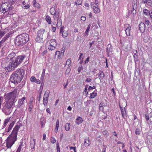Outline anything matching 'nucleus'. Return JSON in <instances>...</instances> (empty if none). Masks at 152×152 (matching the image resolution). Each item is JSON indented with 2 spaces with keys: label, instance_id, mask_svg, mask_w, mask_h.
Returning a JSON list of instances; mask_svg holds the SVG:
<instances>
[{
  "label": "nucleus",
  "instance_id": "1",
  "mask_svg": "<svg viewBox=\"0 0 152 152\" xmlns=\"http://www.w3.org/2000/svg\"><path fill=\"white\" fill-rule=\"evenodd\" d=\"M20 127V126L19 125H16L13 129L11 133L6 140V147L7 148H11L16 141L18 132Z\"/></svg>",
  "mask_w": 152,
  "mask_h": 152
},
{
  "label": "nucleus",
  "instance_id": "2",
  "mask_svg": "<svg viewBox=\"0 0 152 152\" xmlns=\"http://www.w3.org/2000/svg\"><path fill=\"white\" fill-rule=\"evenodd\" d=\"M25 72L23 69L17 70L11 75L10 80L12 83L17 85L20 83L23 79Z\"/></svg>",
  "mask_w": 152,
  "mask_h": 152
},
{
  "label": "nucleus",
  "instance_id": "3",
  "mask_svg": "<svg viewBox=\"0 0 152 152\" xmlns=\"http://www.w3.org/2000/svg\"><path fill=\"white\" fill-rule=\"evenodd\" d=\"M29 40L28 35L26 33H23L18 35L15 39L16 45L22 46L25 44Z\"/></svg>",
  "mask_w": 152,
  "mask_h": 152
},
{
  "label": "nucleus",
  "instance_id": "4",
  "mask_svg": "<svg viewBox=\"0 0 152 152\" xmlns=\"http://www.w3.org/2000/svg\"><path fill=\"white\" fill-rule=\"evenodd\" d=\"M6 100L3 104L2 111L5 114L9 115L12 111L13 104L15 102L11 99H7V100L6 99Z\"/></svg>",
  "mask_w": 152,
  "mask_h": 152
},
{
  "label": "nucleus",
  "instance_id": "5",
  "mask_svg": "<svg viewBox=\"0 0 152 152\" xmlns=\"http://www.w3.org/2000/svg\"><path fill=\"white\" fill-rule=\"evenodd\" d=\"M14 2L13 1H9L7 2L3 3L1 6L0 10L3 13L11 11L14 8Z\"/></svg>",
  "mask_w": 152,
  "mask_h": 152
},
{
  "label": "nucleus",
  "instance_id": "6",
  "mask_svg": "<svg viewBox=\"0 0 152 152\" xmlns=\"http://www.w3.org/2000/svg\"><path fill=\"white\" fill-rule=\"evenodd\" d=\"M37 36L36 38V40L38 42H42L43 38H45L47 37V33H45V30L44 29H41L37 32Z\"/></svg>",
  "mask_w": 152,
  "mask_h": 152
},
{
  "label": "nucleus",
  "instance_id": "7",
  "mask_svg": "<svg viewBox=\"0 0 152 152\" xmlns=\"http://www.w3.org/2000/svg\"><path fill=\"white\" fill-rule=\"evenodd\" d=\"M17 95L18 92L17 89L15 88L12 92L7 94V99H11L12 101H13L15 102H16L15 98Z\"/></svg>",
  "mask_w": 152,
  "mask_h": 152
},
{
  "label": "nucleus",
  "instance_id": "8",
  "mask_svg": "<svg viewBox=\"0 0 152 152\" xmlns=\"http://www.w3.org/2000/svg\"><path fill=\"white\" fill-rule=\"evenodd\" d=\"M26 56L24 55H21L18 56L16 58L15 61L12 60L13 61V65L15 66H17L19 65L20 63L22 62L24 58L26 57Z\"/></svg>",
  "mask_w": 152,
  "mask_h": 152
},
{
  "label": "nucleus",
  "instance_id": "9",
  "mask_svg": "<svg viewBox=\"0 0 152 152\" xmlns=\"http://www.w3.org/2000/svg\"><path fill=\"white\" fill-rule=\"evenodd\" d=\"M50 91L49 90H46L45 93L43 98V104L45 106L47 105L48 101V97L49 96Z\"/></svg>",
  "mask_w": 152,
  "mask_h": 152
},
{
  "label": "nucleus",
  "instance_id": "10",
  "mask_svg": "<svg viewBox=\"0 0 152 152\" xmlns=\"http://www.w3.org/2000/svg\"><path fill=\"white\" fill-rule=\"evenodd\" d=\"M25 97H23L21 99H19L18 102V104L17 105V107L18 108H22L23 107V105L25 103Z\"/></svg>",
  "mask_w": 152,
  "mask_h": 152
},
{
  "label": "nucleus",
  "instance_id": "11",
  "mask_svg": "<svg viewBox=\"0 0 152 152\" xmlns=\"http://www.w3.org/2000/svg\"><path fill=\"white\" fill-rule=\"evenodd\" d=\"M137 0H133L132 3V14L133 16L135 15L136 13V9L137 8Z\"/></svg>",
  "mask_w": 152,
  "mask_h": 152
},
{
  "label": "nucleus",
  "instance_id": "12",
  "mask_svg": "<svg viewBox=\"0 0 152 152\" xmlns=\"http://www.w3.org/2000/svg\"><path fill=\"white\" fill-rule=\"evenodd\" d=\"M13 61H11L10 62V64L7 66V67H5V70L7 72H10L12 70V68L16 67V66H15L13 65Z\"/></svg>",
  "mask_w": 152,
  "mask_h": 152
},
{
  "label": "nucleus",
  "instance_id": "13",
  "mask_svg": "<svg viewBox=\"0 0 152 152\" xmlns=\"http://www.w3.org/2000/svg\"><path fill=\"white\" fill-rule=\"evenodd\" d=\"M139 29L142 33L144 32L145 30V23H141L139 26Z\"/></svg>",
  "mask_w": 152,
  "mask_h": 152
},
{
  "label": "nucleus",
  "instance_id": "14",
  "mask_svg": "<svg viewBox=\"0 0 152 152\" xmlns=\"http://www.w3.org/2000/svg\"><path fill=\"white\" fill-rule=\"evenodd\" d=\"M27 1L24 0L22 4V7L25 9H27L29 7V4H28V2H27L28 1V0H27Z\"/></svg>",
  "mask_w": 152,
  "mask_h": 152
},
{
  "label": "nucleus",
  "instance_id": "15",
  "mask_svg": "<svg viewBox=\"0 0 152 152\" xmlns=\"http://www.w3.org/2000/svg\"><path fill=\"white\" fill-rule=\"evenodd\" d=\"M63 27H61L60 29V33H61L63 37H65L67 36L68 33L67 31H63Z\"/></svg>",
  "mask_w": 152,
  "mask_h": 152
},
{
  "label": "nucleus",
  "instance_id": "16",
  "mask_svg": "<svg viewBox=\"0 0 152 152\" xmlns=\"http://www.w3.org/2000/svg\"><path fill=\"white\" fill-rule=\"evenodd\" d=\"M106 52L107 53V55H109V53H112L113 50L112 48V45L111 44H109L107 45V47L106 48Z\"/></svg>",
  "mask_w": 152,
  "mask_h": 152
},
{
  "label": "nucleus",
  "instance_id": "17",
  "mask_svg": "<svg viewBox=\"0 0 152 152\" xmlns=\"http://www.w3.org/2000/svg\"><path fill=\"white\" fill-rule=\"evenodd\" d=\"M15 123L12 122L9 125L8 128H6L5 129V131L8 133L11 130L14 124Z\"/></svg>",
  "mask_w": 152,
  "mask_h": 152
},
{
  "label": "nucleus",
  "instance_id": "18",
  "mask_svg": "<svg viewBox=\"0 0 152 152\" xmlns=\"http://www.w3.org/2000/svg\"><path fill=\"white\" fill-rule=\"evenodd\" d=\"M97 4L98 3H96L94 7L93 8L94 12L96 14L99 13L100 12V10Z\"/></svg>",
  "mask_w": 152,
  "mask_h": 152
},
{
  "label": "nucleus",
  "instance_id": "19",
  "mask_svg": "<svg viewBox=\"0 0 152 152\" xmlns=\"http://www.w3.org/2000/svg\"><path fill=\"white\" fill-rule=\"evenodd\" d=\"M99 76L98 77L101 80L103 79L105 76V75L103 71H100L99 73H98Z\"/></svg>",
  "mask_w": 152,
  "mask_h": 152
},
{
  "label": "nucleus",
  "instance_id": "20",
  "mask_svg": "<svg viewBox=\"0 0 152 152\" xmlns=\"http://www.w3.org/2000/svg\"><path fill=\"white\" fill-rule=\"evenodd\" d=\"M90 142H89V138L88 137H86L84 140V145L85 146H88L90 144Z\"/></svg>",
  "mask_w": 152,
  "mask_h": 152
},
{
  "label": "nucleus",
  "instance_id": "21",
  "mask_svg": "<svg viewBox=\"0 0 152 152\" xmlns=\"http://www.w3.org/2000/svg\"><path fill=\"white\" fill-rule=\"evenodd\" d=\"M16 55V54L15 53H10L8 56L7 58L8 59L12 60L14 58Z\"/></svg>",
  "mask_w": 152,
  "mask_h": 152
},
{
  "label": "nucleus",
  "instance_id": "22",
  "mask_svg": "<svg viewBox=\"0 0 152 152\" xmlns=\"http://www.w3.org/2000/svg\"><path fill=\"white\" fill-rule=\"evenodd\" d=\"M83 121V119L81 117H79L76 119V123L78 125L81 124Z\"/></svg>",
  "mask_w": 152,
  "mask_h": 152
},
{
  "label": "nucleus",
  "instance_id": "23",
  "mask_svg": "<svg viewBox=\"0 0 152 152\" xmlns=\"http://www.w3.org/2000/svg\"><path fill=\"white\" fill-rule=\"evenodd\" d=\"M131 29V27L129 25V26H128L125 30V32L127 36H129L130 35Z\"/></svg>",
  "mask_w": 152,
  "mask_h": 152
},
{
  "label": "nucleus",
  "instance_id": "24",
  "mask_svg": "<svg viewBox=\"0 0 152 152\" xmlns=\"http://www.w3.org/2000/svg\"><path fill=\"white\" fill-rule=\"evenodd\" d=\"M33 108V103L32 101H30L28 103V111H31Z\"/></svg>",
  "mask_w": 152,
  "mask_h": 152
},
{
  "label": "nucleus",
  "instance_id": "25",
  "mask_svg": "<svg viewBox=\"0 0 152 152\" xmlns=\"http://www.w3.org/2000/svg\"><path fill=\"white\" fill-rule=\"evenodd\" d=\"M94 91L93 93H91L90 96L89 97L90 99H93L95 98L97 95V93Z\"/></svg>",
  "mask_w": 152,
  "mask_h": 152
},
{
  "label": "nucleus",
  "instance_id": "26",
  "mask_svg": "<svg viewBox=\"0 0 152 152\" xmlns=\"http://www.w3.org/2000/svg\"><path fill=\"white\" fill-rule=\"evenodd\" d=\"M35 144V142L34 139L30 141L31 147V149H34Z\"/></svg>",
  "mask_w": 152,
  "mask_h": 152
},
{
  "label": "nucleus",
  "instance_id": "27",
  "mask_svg": "<svg viewBox=\"0 0 152 152\" xmlns=\"http://www.w3.org/2000/svg\"><path fill=\"white\" fill-rule=\"evenodd\" d=\"M45 19L49 24H50L51 23V19L49 15H47L46 16L45 18Z\"/></svg>",
  "mask_w": 152,
  "mask_h": 152
},
{
  "label": "nucleus",
  "instance_id": "28",
  "mask_svg": "<svg viewBox=\"0 0 152 152\" xmlns=\"http://www.w3.org/2000/svg\"><path fill=\"white\" fill-rule=\"evenodd\" d=\"M50 45L56 46V40L54 39H51L50 41Z\"/></svg>",
  "mask_w": 152,
  "mask_h": 152
},
{
  "label": "nucleus",
  "instance_id": "29",
  "mask_svg": "<svg viewBox=\"0 0 152 152\" xmlns=\"http://www.w3.org/2000/svg\"><path fill=\"white\" fill-rule=\"evenodd\" d=\"M56 46L52 45H50L48 46V48L49 50H54L56 48Z\"/></svg>",
  "mask_w": 152,
  "mask_h": 152
},
{
  "label": "nucleus",
  "instance_id": "30",
  "mask_svg": "<svg viewBox=\"0 0 152 152\" xmlns=\"http://www.w3.org/2000/svg\"><path fill=\"white\" fill-rule=\"evenodd\" d=\"M56 11H58V9H56L53 8H51L50 10V12L52 15L53 14V13L54 14Z\"/></svg>",
  "mask_w": 152,
  "mask_h": 152
},
{
  "label": "nucleus",
  "instance_id": "31",
  "mask_svg": "<svg viewBox=\"0 0 152 152\" xmlns=\"http://www.w3.org/2000/svg\"><path fill=\"white\" fill-rule=\"evenodd\" d=\"M90 25H89L87 27V29H86V31L85 33V36H87L88 35V32L90 28Z\"/></svg>",
  "mask_w": 152,
  "mask_h": 152
},
{
  "label": "nucleus",
  "instance_id": "32",
  "mask_svg": "<svg viewBox=\"0 0 152 152\" xmlns=\"http://www.w3.org/2000/svg\"><path fill=\"white\" fill-rule=\"evenodd\" d=\"M57 20V23L56 25L57 26H60L62 25V21L61 19H58Z\"/></svg>",
  "mask_w": 152,
  "mask_h": 152
},
{
  "label": "nucleus",
  "instance_id": "33",
  "mask_svg": "<svg viewBox=\"0 0 152 152\" xmlns=\"http://www.w3.org/2000/svg\"><path fill=\"white\" fill-rule=\"evenodd\" d=\"M144 13L145 15H149V14H150V12L148 11V10H147L146 9H144L143 10Z\"/></svg>",
  "mask_w": 152,
  "mask_h": 152
},
{
  "label": "nucleus",
  "instance_id": "34",
  "mask_svg": "<svg viewBox=\"0 0 152 152\" xmlns=\"http://www.w3.org/2000/svg\"><path fill=\"white\" fill-rule=\"evenodd\" d=\"M66 64L67 65L69 66L71 64V59H68L66 62Z\"/></svg>",
  "mask_w": 152,
  "mask_h": 152
},
{
  "label": "nucleus",
  "instance_id": "35",
  "mask_svg": "<svg viewBox=\"0 0 152 152\" xmlns=\"http://www.w3.org/2000/svg\"><path fill=\"white\" fill-rule=\"evenodd\" d=\"M10 120V118L6 119L5 120V121L4 122V126H3L4 127H5V126L7 125L9 121Z\"/></svg>",
  "mask_w": 152,
  "mask_h": 152
},
{
  "label": "nucleus",
  "instance_id": "36",
  "mask_svg": "<svg viewBox=\"0 0 152 152\" xmlns=\"http://www.w3.org/2000/svg\"><path fill=\"white\" fill-rule=\"evenodd\" d=\"M82 1L81 0H77V1L75 2V4L76 5H80L82 4Z\"/></svg>",
  "mask_w": 152,
  "mask_h": 152
},
{
  "label": "nucleus",
  "instance_id": "37",
  "mask_svg": "<svg viewBox=\"0 0 152 152\" xmlns=\"http://www.w3.org/2000/svg\"><path fill=\"white\" fill-rule=\"evenodd\" d=\"M104 103H101L99 105V110L100 111H102L103 110L104 108L103 107V105Z\"/></svg>",
  "mask_w": 152,
  "mask_h": 152
},
{
  "label": "nucleus",
  "instance_id": "38",
  "mask_svg": "<svg viewBox=\"0 0 152 152\" xmlns=\"http://www.w3.org/2000/svg\"><path fill=\"white\" fill-rule=\"evenodd\" d=\"M65 128L66 130H69V124L66 123L65 125Z\"/></svg>",
  "mask_w": 152,
  "mask_h": 152
},
{
  "label": "nucleus",
  "instance_id": "39",
  "mask_svg": "<svg viewBox=\"0 0 152 152\" xmlns=\"http://www.w3.org/2000/svg\"><path fill=\"white\" fill-rule=\"evenodd\" d=\"M141 132L140 130L139 129H136L135 131V133L137 135H139Z\"/></svg>",
  "mask_w": 152,
  "mask_h": 152
},
{
  "label": "nucleus",
  "instance_id": "40",
  "mask_svg": "<svg viewBox=\"0 0 152 152\" xmlns=\"http://www.w3.org/2000/svg\"><path fill=\"white\" fill-rule=\"evenodd\" d=\"M119 106L121 110V113H122V112H123L124 113H126L125 107H122L120 104H119Z\"/></svg>",
  "mask_w": 152,
  "mask_h": 152
},
{
  "label": "nucleus",
  "instance_id": "41",
  "mask_svg": "<svg viewBox=\"0 0 152 152\" xmlns=\"http://www.w3.org/2000/svg\"><path fill=\"white\" fill-rule=\"evenodd\" d=\"M33 4V6L35 7H37V8H39L40 7V5L37 2H35Z\"/></svg>",
  "mask_w": 152,
  "mask_h": 152
},
{
  "label": "nucleus",
  "instance_id": "42",
  "mask_svg": "<svg viewBox=\"0 0 152 152\" xmlns=\"http://www.w3.org/2000/svg\"><path fill=\"white\" fill-rule=\"evenodd\" d=\"M133 56H138L137 50H133Z\"/></svg>",
  "mask_w": 152,
  "mask_h": 152
},
{
  "label": "nucleus",
  "instance_id": "43",
  "mask_svg": "<svg viewBox=\"0 0 152 152\" xmlns=\"http://www.w3.org/2000/svg\"><path fill=\"white\" fill-rule=\"evenodd\" d=\"M60 54V52L58 51H56L55 53V57H57V58H59Z\"/></svg>",
  "mask_w": 152,
  "mask_h": 152
},
{
  "label": "nucleus",
  "instance_id": "44",
  "mask_svg": "<svg viewBox=\"0 0 152 152\" xmlns=\"http://www.w3.org/2000/svg\"><path fill=\"white\" fill-rule=\"evenodd\" d=\"M83 69V66L81 65L78 68V69H77V71H78V72L80 73L81 71Z\"/></svg>",
  "mask_w": 152,
  "mask_h": 152
},
{
  "label": "nucleus",
  "instance_id": "45",
  "mask_svg": "<svg viewBox=\"0 0 152 152\" xmlns=\"http://www.w3.org/2000/svg\"><path fill=\"white\" fill-rule=\"evenodd\" d=\"M56 149L57 152H60L59 145L58 142L56 144Z\"/></svg>",
  "mask_w": 152,
  "mask_h": 152
},
{
  "label": "nucleus",
  "instance_id": "46",
  "mask_svg": "<svg viewBox=\"0 0 152 152\" xmlns=\"http://www.w3.org/2000/svg\"><path fill=\"white\" fill-rule=\"evenodd\" d=\"M53 17L55 20H58V19H60L59 18V15H54Z\"/></svg>",
  "mask_w": 152,
  "mask_h": 152
},
{
  "label": "nucleus",
  "instance_id": "47",
  "mask_svg": "<svg viewBox=\"0 0 152 152\" xmlns=\"http://www.w3.org/2000/svg\"><path fill=\"white\" fill-rule=\"evenodd\" d=\"M50 141L52 143H54L56 142V140L53 137H52Z\"/></svg>",
  "mask_w": 152,
  "mask_h": 152
},
{
  "label": "nucleus",
  "instance_id": "48",
  "mask_svg": "<svg viewBox=\"0 0 152 152\" xmlns=\"http://www.w3.org/2000/svg\"><path fill=\"white\" fill-rule=\"evenodd\" d=\"M147 4L149 6L152 7V1H148Z\"/></svg>",
  "mask_w": 152,
  "mask_h": 152
},
{
  "label": "nucleus",
  "instance_id": "49",
  "mask_svg": "<svg viewBox=\"0 0 152 152\" xmlns=\"http://www.w3.org/2000/svg\"><path fill=\"white\" fill-rule=\"evenodd\" d=\"M36 79L34 77H31L30 80L32 82H34Z\"/></svg>",
  "mask_w": 152,
  "mask_h": 152
},
{
  "label": "nucleus",
  "instance_id": "50",
  "mask_svg": "<svg viewBox=\"0 0 152 152\" xmlns=\"http://www.w3.org/2000/svg\"><path fill=\"white\" fill-rule=\"evenodd\" d=\"M103 134L104 135L107 136L108 134V133L107 131L105 130L103 132Z\"/></svg>",
  "mask_w": 152,
  "mask_h": 152
},
{
  "label": "nucleus",
  "instance_id": "51",
  "mask_svg": "<svg viewBox=\"0 0 152 152\" xmlns=\"http://www.w3.org/2000/svg\"><path fill=\"white\" fill-rule=\"evenodd\" d=\"M96 2H92L91 3V8H93L95 6V5H94V4L96 5Z\"/></svg>",
  "mask_w": 152,
  "mask_h": 152
},
{
  "label": "nucleus",
  "instance_id": "52",
  "mask_svg": "<svg viewBox=\"0 0 152 152\" xmlns=\"http://www.w3.org/2000/svg\"><path fill=\"white\" fill-rule=\"evenodd\" d=\"M145 118L147 121L149 120V116L148 114H146L145 115Z\"/></svg>",
  "mask_w": 152,
  "mask_h": 152
},
{
  "label": "nucleus",
  "instance_id": "53",
  "mask_svg": "<svg viewBox=\"0 0 152 152\" xmlns=\"http://www.w3.org/2000/svg\"><path fill=\"white\" fill-rule=\"evenodd\" d=\"M133 57L134 59V61L135 62L138 61L139 59L138 58V56H133Z\"/></svg>",
  "mask_w": 152,
  "mask_h": 152
},
{
  "label": "nucleus",
  "instance_id": "54",
  "mask_svg": "<svg viewBox=\"0 0 152 152\" xmlns=\"http://www.w3.org/2000/svg\"><path fill=\"white\" fill-rule=\"evenodd\" d=\"M95 88H96V87L95 86H93L92 87H91V86H89L88 87V90L89 91L91 90H92L93 89H95Z\"/></svg>",
  "mask_w": 152,
  "mask_h": 152
},
{
  "label": "nucleus",
  "instance_id": "55",
  "mask_svg": "<svg viewBox=\"0 0 152 152\" xmlns=\"http://www.w3.org/2000/svg\"><path fill=\"white\" fill-rule=\"evenodd\" d=\"M69 148H70L71 150L72 149L73 150H74V152H76V147H69Z\"/></svg>",
  "mask_w": 152,
  "mask_h": 152
},
{
  "label": "nucleus",
  "instance_id": "56",
  "mask_svg": "<svg viewBox=\"0 0 152 152\" xmlns=\"http://www.w3.org/2000/svg\"><path fill=\"white\" fill-rule=\"evenodd\" d=\"M57 5L56 4H55L52 6L51 8H53L56 9H59L58 8H57Z\"/></svg>",
  "mask_w": 152,
  "mask_h": 152
},
{
  "label": "nucleus",
  "instance_id": "57",
  "mask_svg": "<svg viewBox=\"0 0 152 152\" xmlns=\"http://www.w3.org/2000/svg\"><path fill=\"white\" fill-rule=\"evenodd\" d=\"M86 20V18L85 16H82L81 18V20L84 21Z\"/></svg>",
  "mask_w": 152,
  "mask_h": 152
},
{
  "label": "nucleus",
  "instance_id": "58",
  "mask_svg": "<svg viewBox=\"0 0 152 152\" xmlns=\"http://www.w3.org/2000/svg\"><path fill=\"white\" fill-rule=\"evenodd\" d=\"M5 34L4 31H0V37H2Z\"/></svg>",
  "mask_w": 152,
  "mask_h": 152
},
{
  "label": "nucleus",
  "instance_id": "59",
  "mask_svg": "<svg viewBox=\"0 0 152 152\" xmlns=\"http://www.w3.org/2000/svg\"><path fill=\"white\" fill-rule=\"evenodd\" d=\"M56 27L52 26V31L53 32H55L56 31Z\"/></svg>",
  "mask_w": 152,
  "mask_h": 152
},
{
  "label": "nucleus",
  "instance_id": "60",
  "mask_svg": "<svg viewBox=\"0 0 152 152\" xmlns=\"http://www.w3.org/2000/svg\"><path fill=\"white\" fill-rule=\"evenodd\" d=\"M34 82L37 84H40V81L38 79H36Z\"/></svg>",
  "mask_w": 152,
  "mask_h": 152
},
{
  "label": "nucleus",
  "instance_id": "61",
  "mask_svg": "<svg viewBox=\"0 0 152 152\" xmlns=\"http://www.w3.org/2000/svg\"><path fill=\"white\" fill-rule=\"evenodd\" d=\"M89 57H88L86 58V60L85 61V64H87L88 63V62L89 61Z\"/></svg>",
  "mask_w": 152,
  "mask_h": 152
},
{
  "label": "nucleus",
  "instance_id": "62",
  "mask_svg": "<svg viewBox=\"0 0 152 152\" xmlns=\"http://www.w3.org/2000/svg\"><path fill=\"white\" fill-rule=\"evenodd\" d=\"M45 69H44L43 70V71L42 72V77H44L45 75Z\"/></svg>",
  "mask_w": 152,
  "mask_h": 152
},
{
  "label": "nucleus",
  "instance_id": "63",
  "mask_svg": "<svg viewBox=\"0 0 152 152\" xmlns=\"http://www.w3.org/2000/svg\"><path fill=\"white\" fill-rule=\"evenodd\" d=\"M145 24L146 25H147V26L149 25V21L148 20H145Z\"/></svg>",
  "mask_w": 152,
  "mask_h": 152
},
{
  "label": "nucleus",
  "instance_id": "64",
  "mask_svg": "<svg viewBox=\"0 0 152 152\" xmlns=\"http://www.w3.org/2000/svg\"><path fill=\"white\" fill-rule=\"evenodd\" d=\"M91 81V79L89 78H87L86 79V82H90Z\"/></svg>",
  "mask_w": 152,
  "mask_h": 152
}]
</instances>
